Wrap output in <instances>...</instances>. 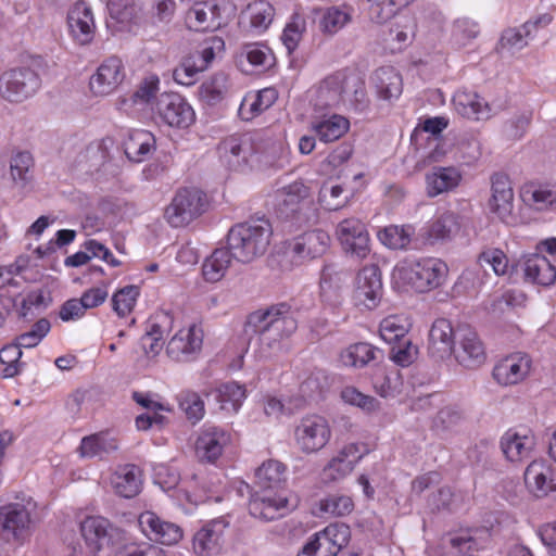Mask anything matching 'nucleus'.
<instances>
[{"label": "nucleus", "mask_w": 556, "mask_h": 556, "mask_svg": "<svg viewBox=\"0 0 556 556\" xmlns=\"http://www.w3.org/2000/svg\"><path fill=\"white\" fill-rule=\"evenodd\" d=\"M351 539L350 527L331 523L315 533L302 547L298 556H337Z\"/></svg>", "instance_id": "423d86ee"}, {"label": "nucleus", "mask_w": 556, "mask_h": 556, "mask_svg": "<svg viewBox=\"0 0 556 556\" xmlns=\"http://www.w3.org/2000/svg\"><path fill=\"white\" fill-rule=\"evenodd\" d=\"M453 354L460 365L468 368H476L484 363V346L469 325H458V339Z\"/></svg>", "instance_id": "dca6fc26"}, {"label": "nucleus", "mask_w": 556, "mask_h": 556, "mask_svg": "<svg viewBox=\"0 0 556 556\" xmlns=\"http://www.w3.org/2000/svg\"><path fill=\"white\" fill-rule=\"evenodd\" d=\"M351 14L345 8H329L323 15L320 26L324 31L334 34L346 25Z\"/></svg>", "instance_id": "e2e57ef3"}, {"label": "nucleus", "mask_w": 556, "mask_h": 556, "mask_svg": "<svg viewBox=\"0 0 556 556\" xmlns=\"http://www.w3.org/2000/svg\"><path fill=\"white\" fill-rule=\"evenodd\" d=\"M526 279L547 287L556 280V267L543 255L534 254L523 264Z\"/></svg>", "instance_id": "f704fd0d"}, {"label": "nucleus", "mask_w": 556, "mask_h": 556, "mask_svg": "<svg viewBox=\"0 0 556 556\" xmlns=\"http://www.w3.org/2000/svg\"><path fill=\"white\" fill-rule=\"evenodd\" d=\"M447 271L446 264L440 258L424 257L400 263L393 269L392 278L397 285L427 292L440 287Z\"/></svg>", "instance_id": "7ed1b4c3"}, {"label": "nucleus", "mask_w": 556, "mask_h": 556, "mask_svg": "<svg viewBox=\"0 0 556 556\" xmlns=\"http://www.w3.org/2000/svg\"><path fill=\"white\" fill-rule=\"evenodd\" d=\"M481 267L490 266L496 275H505L508 269V258L500 249H488L479 255Z\"/></svg>", "instance_id": "338daca9"}, {"label": "nucleus", "mask_w": 556, "mask_h": 556, "mask_svg": "<svg viewBox=\"0 0 556 556\" xmlns=\"http://www.w3.org/2000/svg\"><path fill=\"white\" fill-rule=\"evenodd\" d=\"M206 194L197 188L178 190L164 212V218L173 227H181L200 216L206 208Z\"/></svg>", "instance_id": "20e7f679"}, {"label": "nucleus", "mask_w": 556, "mask_h": 556, "mask_svg": "<svg viewBox=\"0 0 556 556\" xmlns=\"http://www.w3.org/2000/svg\"><path fill=\"white\" fill-rule=\"evenodd\" d=\"M465 412L457 406H445L441 408L435 418L434 427L441 430H452L465 420Z\"/></svg>", "instance_id": "0e129e2a"}, {"label": "nucleus", "mask_w": 556, "mask_h": 556, "mask_svg": "<svg viewBox=\"0 0 556 556\" xmlns=\"http://www.w3.org/2000/svg\"><path fill=\"white\" fill-rule=\"evenodd\" d=\"M328 387V376L323 369H314L300 384V392L304 399L313 400L319 396Z\"/></svg>", "instance_id": "4d7b16f0"}, {"label": "nucleus", "mask_w": 556, "mask_h": 556, "mask_svg": "<svg viewBox=\"0 0 556 556\" xmlns=\"http://www.w3.org/2000/svg\"><path fill=\"white\" fill-rule=\"evenodd\" d=\"M350 128V122L342 115L333 114L312 124L320 141L332 142L340 139Z\"/></svg>", "instance_id": "ea45409f"}, {"label": "nucleus", "mask_w": 556, "mask_h": 556, "mask_svg": "<svg viewBox=\"0 0 556 556\" xmlns=\"http://www.w3.org/2000/svg\"><path fill=\"white\" fill-rule=\"evenodd\" d=\"M230 441V433L224 429L214 426L206 427L195 441V455L202 463H214L222 456Z\"/></svg>", "instance_id": "412c9836"}, {"label": "nucleus", "mask_w": 556, "mask_h": 556, "mask_svg": "<svg viewBox=\"0 0 556 556\" xmlns=\"http://www.w3.org/2000/svg\"><path fill=\"white\" fill-rule=\"evenodd\" d=\"M153 117L169 127L185 129L194 123L195 114L191 105L178 93H161L152 103Z\"/></svg>", "instance_id": "39448f33"}, {"label": "nucleus", "mask_w": 556, "mask_h": 556, "mask_svg": "<svg viewBox=\"0 0 556 556\" xmlns=\"http://www.w3.org/2000/svg\"><path fill=\"white\" fill-rule=\"evenodd\" d=\"M81 535L92 553L99 552L108 541L109 520L91 516L80 523Z\"/></svg>", "instance_id": "4c0bfd02"}, {"label": "nucleus", "mask_w": 556, "mask_h": 556, "mask_svg": "<svg viewBox=\"0 0 556 556\" xmlns=\"http://www.w3.org/2000/svg\"><path fill=\"white\" fill-rule=\"evenodd\" d=\"M22 348L16 343H11L0 350V363L4 366L2 376L4 378H13L21 371L23 363Z\"/></svg>", "instance_id": "5fc2aeb1"}, {"label": "nucleus", "mask_w": 556, "mask_h": 556, "mask_svg": "<svg viewBox=\"0 0 556 556\" xmlns=\"http://www.w3.org/2000/svg\"><path fill=\"white\" fill-rule=\"evenodd\" d=\"M139 294L140 289L135 285H129L119 289L112 296L113 309L119 317L127 316L134 309Z\"/></svg>", "instance_id": "864d4df0"}, {"label": "nucleus", "mask_w": 556, "mask_h": 556, "mask_svg": "<svg viewBox=\"0 0 556 556\" xmlns=\"http://www.w3.org/2000/svg\"><path fill=\"white\" fill-rule=\"evenodd\" d=\"M214 392L220 408L227 412H237L245 399L244 387L235 381L220 384Z\"/></svg>", "instance_id": "c03bdc74"}, {"label": "nucleus", "mask_w": 556, "mask_h": 556, "mask_svg": "<svg viewBox=\"0 0 556 556\" xmlns=\"http://www.w3.org/2000/svg\"><path fill=\"white\" fill-rule=\"evenodd\" d=\"M40 87L38 74L29 67L12 68L0 75V96L10 102H22Z\"/></svg>", "instance_id": "6e6552de"}, {"label": "nucleus", "mask_w": 556, "mask_h": 556, "mask_svg": "<svg viewBox=\"0 0 556 556\" xmlns=\"http://www.w3.org/2000/svg\"><path fill=\"white\" fill-rule=\"evenodd\" d=\"M415 229L410 225H390L378 232L379 240L388 248L401 250L408 247Z\"/></svg>", "instance_id": "de8ad7c7"}, {"label": "nucleus", "mask_w": 556, "mask_h": 556, "mask_svg": "<svg viewBox=\"0 0 556 556\" xmlns=\"http://www.w3.org/2000/svg\"><path fill=\"white\" fill-rule=\"evenodd\" d=\"M331 439L329 421L321 415L311 414L301 418L294 428V441L304 454L323 450Z\"/></svg>", "instance_id": "0eeeda50"}, {"label": "nucleus", "mask_w": 556, "mask_h": 556, "mask_svg": "<svg viewBox=\"0 0 556 556\" xmlns=\"http://www.w3.org/2000/svg\"><path fill=\"white\" fill-rule=\"evenodd\" d=\"M203 71L204 70L200 68L198 61L190 53L185 56L180 64L174 70L173 77L176 83L184 86H190L194 84L199 73Z\"/></svg>", "instance_id": "13d9d810"}, {"label": "nucleus", "mask_w": 556, "mask_h": 556, "mask_svg": "<svg viewBox=\"0 0 556 556\" xmlns=\"http://www.w3.org/2000/svg\"><path fill=\"white\" fill-rule=\"evenodd\" d=\"M382 296L381 273L377 265L363 267L355 279L353 300L357 306L372 309Z\"/></svg>", "instance_id": "9d476101"}, {"label": "nucleus", "mask_w": 556, "mask_h": 556, "mask_svg": "<svg viewBox=\"0 0 556 556\" xmlns=\"http://www.w3.org/2000/svg\"><path fill=\"white\" fill-rule=\"evenodd\" d=\"M138 526L150 541L161 544L174 545L182 539V530L178 525L163 520L153 511L141 513Z\"/></svg>", "instance_id": "a211bd4d"}, {"label": "nucleus", "mask_w": 556, "mask_h": 556, "mask_svg": "<svg viewBox=\"0 0 556 556\" xmlns=\"http://www.w3.org/2000/svg\"><path fill=\"white\" fill-rule=\"evenodd\" d=\"M277 91L274 88H264L257 92L248 93L239 108L240 117L244 121H251L269 109L277 100Z\"/></svg>", "instance_id": "72a5a7b5"}, {"label": "nucleus", "mask_w": 556, "mask_h": 556, "mask_svg": "<svg viewBox=\"0 0 556 556\" xmlns=\"http://www.w3.org/2000/svg\"><path fill=\"white\" fill-rule=\"evenodd\" d=\"M286 466L275 459L264 462L255 471L257 491L286 490Z\"/></svg>", "instance_id": "2f4dec72"}, {"label": "nucleus", "mask_w": 556, "mask_h": 556, "mask_svg": "<svg viewBox=\"0 0 556 556\" xmlns=\"http://www.w3.org/2000/svg\"><path fill=\"white\" fill-rule=\"evenodd\" d=\"M525 483L536 497H543L556 491V478L553 467L545 459H534L525 471Z\"/></svg>", "instance_id": "393cba45"}, {"label": "nucleus", "mask_w": 556, "mask_h": 556, "mask_svg": "<svg viewBox=\"0 0 556 556\" xmlns=\"http://www.w3.org/2000/svg\"><path fill=\"white\" fill-rule=\"evenodd\" d=\"M376 87L380 96L389 100L396 98L402 92V77L392 67H382L375 74Z\"/></svg>", "instance_id": "a18cd8bd"}, {"label": "nucleus", "mask_w": 556, "mask_h": 556, "mask_svg": "<svg viewBox=\"0 0 556 556\" xmlns=\"http://www.w3.org/2000/svg\"><path fill=\"white\" fill-rule=\"evenodd\" d=\"M341 397L345 403L355 405L367 413H372L380 408L378 400L370 395L363 394L354 387H345L341 391Z\"/></svg>", "instance_id": "052dcab7"}, {"label": "nucleus", "mask_w": 556, "mask_h": 556, "mask_svg": "<svg viewBox=\"0 0 556 556\" xmlns=\"http://www.w3.org/2000/svg\"><path fill=\"white\" fill-rule=\"evenodd\" d=\"M367 453L368 448L363 443L345 444L324 467L323 480L325 482H336L344 479Z\"/></svg>", "instance_id": "9b49d317"}, {"label": "nucleus", "mask_w": 556, "mask_h": 556, "mask_svg": "<svg viewBox=\"0 0 556 556\" xmlns=\"http://www.w3.org/2000/svg\"><path fill=\"white\" fill-rule=\"evenodd\" d=\"M408 326L407 319L402 316H388L380 323V337L390 344L400 342L405 340Z\"/></svg>", "instance_id": "3c124183"}, {"label": "nucleus", "mask_w": 556, "mask_h": 556, "mask_svg": "<svg viewBox=\"0 0 556 556\" xmlns=\"http://www.w3.org/2000/svg\"><path fill=\"white\" fill-rule=\"evenodd\" d=\"M67 23L74 39L80 45L91 41L94 34V21L91 10L85 2L78 1L67 15Z\"/></svg>", "instance_id": "c85d7f7f"}, {"label": "nucleus", "mask_w": 556, "mask_h": 556, "mask_svg": "<svg viewBox=\"0 0 556 556\" xmlns=\"http://www.w3.org/2000/svg\"><path fill=\"white\" fill-rule=\"evenodd\" d=\"M329 245V235L321 229H315L296 237L289 244L287 255L291 257L294 265H301L307 261L323 256Z\"/></svg>", "instance_id": "1a4fd4ad"}, {"label": "nucleus", "mask_w": 556, "mask_h": 556, "mask_svg": "<svg viewBox=\"0 0 556 556\" xmlns=\"http://www.w3.org/2000/svg\"><path fill=\"white\" fill-rule=\"evenodd\" d=\"M453 105L460 116L472 121L489 119L504 110L503 104H491L477 92L466 89L455 92Z\"/></svg>", "instance_id": "2eb2a0df"}, {"label": "nucleus", "mask_w": 556, "mask_h": 556, "mask_svg": "<svg viewBox=\"0 0 556 556\" xmlns=\"http://www.w3.org/2000/svg\"><path fill=\"white\" fill-rule=\"evenodd\" d=\"M232 258L231 252L227 247L216 249L203 264L204 279L208 282L219 281L228 270Z\"/></svg>", "instance_id": "a19ab883"}, {"label": "nucleus", "mask_w": 556, "mask_h": 556, "mask_svg": "<svg viewBox=\"0 0 556 556\" xmlns=\"http://www.w3.org/2000/svg\"><path fill=\"white\" fill-rule=\"evenodd\" d=\"M532 359L529 355L515 353L500 361L493 368V377L502 386H514L530 374Z\"/></svg>", "instance_id": "4be33fe9"}, {"label": "nucleus", "mask_w": 556, "mask_h": 556, "mask_svg": "<svg viewBox=\"0 0 556 556\" xmlns=\"http://www.w3.org/2000/svg\"><path fill=\"white\" fill-rule=\"evenodd\" d=\"M275 16L274 7L266 0H255L242 11V23H249V29L253 33H263L273 23Z\"/></svg>", "instance_id": "473e14b6"}, {"label": "nucleus", "mask_w": 556, "mask_h": 556, "mask_svg": "<svg viewBox=\"0 0 556 556\" xmlns=\"http://www.w3.org/2000/svg\"><path fill=\"white\" fill-rule=\"evenodd\" d=\"M110 16L121 24L131 23L137 17V8L131 0H108Z\"/></svg>", "instance_id": "69168bd1"}, {"label": "nucleus", "mask_w": 556, "mask_h": 556, "mask_svg": "<svg viewBox=\"0 0 556 556\" xmlns=\"http://www.w3.org/2000/svg\"><path fill=\"white\" fill-rule=\"evenodd\" d=\"M309 195V189L301 181H294L276 193V213L282 219L298 216Z\"/></svg>", "instance_id": "b1692460"}, {"label": "nucleus", "mask_w": 556, "mask_h": 556, "mask_svg": "<svg viewBox=\"0 0 556 556\" xmlns=\"http://www.w3.org/2000/svg\"><path fill=\"white\" fill-rule=\"evenodd\" d=\"M227 75L216 73L199 87V98L207 104H216L222 101L227 92Z\"/></svg>", "instance_id": "09e8293b"}, {"label": "nucleus", "mask_w": 556, "mask_h": 556, "mask_svg": "<svg viewBox=\"0 0 556 556\" xmlns=\"http://www.w3.org/2000/svg\"><path fill=\"white\" fill-rule=\"evenodd\" d=\"M458 339V326L453 327L445 318L434 320L429 331L428 350L437 358L450 357L455 350Z\"/></svg>", "instance_id": "5701e85b"}, {"label": "nucleus", "mask_w": 556, "mask_h": 556, "mask_svg": "<svg viewBox=\"0 0 556 556\" xmlns=\"http://www.w3.org/2000/svg\"><path fill=\"white\" fill-rule=\"evenodd\" d=\"M115 556H165L163 548L153 544H129L123 545Z\"/></svg>", "instance_id": "774afa93"}, {"label": "nucleus", "mask_w": 556, "mask_h": 556, "mask_svg": "<svg viewBox=\"0 0 556 556\" xmlns=\"http://www.w3.org/2000/svg\"><path fill=\"white\" fill-rule=\"evenodd\" d=\"M34 159L29 152H17L11 157L10 174L16 187L25 188L33 179Z\"/></svg>", "instance_id": "37998d69"}, {"label": "nucleus", "mask_w": 556, "mask_h": 556, "mask_svg": "<svg viewBox=\"0 0 556 556\" xmlns=\"http://www.w3.org/2000/svg\"><path fill=\"white\" fill-rule=\"evenodd\" d=\"M180 409L192 422H197L204 416V402L201 396L191 390H182L177 395Z\"/></svg>", "instance_id": "603ef678"}, {"label": "nucleus", "mask_w": 556, "mask_h": 556, "mask_svg": "<svg viewBox=\"0 0 556 556\" xmlns=\"http://www.w3.org/2000/svg\"><path fill=\"white\" fill-rule=\"evenodd\" d=\"M343 77L341 74L325 78L317 90V105L323 108L337 106L342 100Z\"/></svg>", "instance_id": "79ce46f5"}, {"label": "nucleus", "mask_w": 556, "mask_h": 556, "mask_svg": "<svg viewBox=\"0 0 556 556\" xmlns=\"http://www.w3.org/2000/svg\"><path fill=\"white\" fill-rule=\"evenodd\" d=\"M460 230V217L457 213L447 211L440 215L428 228L426 238L430 243L451 240Z\"/></svg>", "instance_id": "e433bc0d"}, {"label": "nucleus", "mask_w": 556, "mask_h": 556, "mask_svg": "<svg viewBox=\"0 0 556 556\" xmlns=\"http://www.w3.org/2000/svg\"><path fill=\"white\" fill-rule=\"evenodd\" d=\"M115 493L125 498L138 495L142 486L141 469L134 464L119 466L111 477Z\"/></svg>", "instance_id": "c756f323"}, {"label": "nucleus", "mask_w": 556, "mask_h": 556, "mask_svg": "<svg viewBox=\"0 0 556 556\" xmlns=\"http://www.w3.org/2000/svg\"><path fill=\"white\" fill-rule=\"evenodd\" d=\"M535 445L532 434H519L508 431L501 440V448L510 462H520L528 457Z\"/></svg>", "instance_id": "c9c22d12"}, {"label": "nucleus", "mask_w": 556, "mask_h": 556, "mask_svg": "<svg viewBox=\"0 0 556 556\" xmlns=\"http://www.w3.org/2000/svg\"><path fill=\"white\" fill-rule=\"evenodd\" d=\"M379 350L366 342L349 345L340 353V361L344 366L363 368L377 358Z\"/></svg>", "instance_id": "58836bf2"}, {"label": "nucleus", "mask_w": 556, "mask_h": 556, "mask_svg": "<svg viewBox=\"0 0 556 556\" xmlns=\"http://www.w3.org/2000/svg\"><path fill=\"white\" fill-rule=\"evenodd\" d=\"M228 522L224 518L204 525L193 536V551L199 556L218 553Z\"/></svg>", "instance_id": "bb28decb"}, {"label": "nucleus", "mask_w": 556, "mask_h": 556, "mask_svg": "<svg viewBox=\"0 0 556 556\" xmlns=\"http://www.w3.org/2000/svg\"><path fill=\"white\" fill-rule=\"evenodd\" d=\"M296 328V319L290 305L286 303L252 312L244 324V332L256 336L255 340L263 356L280 351L283 341L289 339Z\"/></svg>", "instance_id": "f257e3e1"}, {"label": "nucleus", "mask_w": 556, "mask_h": 556, "mask_svg": "<svg viewBox=\"0 0 556 556\" xmlns=\"http://www.w3.org/2000/svg\"><path fill=\"white\" fill-rule=\"evenodd\" d=\"M491 199L489 206L492 213L504 223H510L514 210V191L510 180L503 173H495L491 176Z\"/></svg>", "instance_id": "6ab92c4d"}, {"label": "nucleus", "mask_w": 556, "mask_h": 556, "mask_svg": "<svg viewBox=\"0 0 556 556\" xmlns=\"http://www.w3.org/2000/svg\"><path fill=\"white\" fill-rule=\"evenodd\" d=\"M463 179V175L454 166H434L426 175V191L429 198L455 190Z\"/></svg>", "instance_id": "cd10ccee"}, {"label": "nucleus", "mask_w": 556, "mask_h": 556, "mask_svg": "<svg viewBox=\"0 0 556 556\" xmlns=\"http://www.w3.org/2000/svg\"><path fill=\"white\" fill-rule=\"evenodd\" d=\"M270 236L271 227L268 220L239 223L229 229L226 247L233 260L250 264L265 254Z\"/></svg>", "instance_id": "f03ea898"}, {"label": "nucleus", "mask_w": 556, "mask_h": 556, "mask_svg": "<svg viewBox=\"0 0 556 556\" xmlns=\"http://www.w3.org/2000/svg\"><path fill=\"white\" fill-rule=\"evenodd\" d=\"M118 448V439L106 431H101L84 437L77 452L79 456L84 458H103L105 455L112 454Z\"/></svg>", "instance_id": "7c9ffc66"}, {"label": "nucleus", "mask_w": 556, "mask_h": 556, "mask_svg": "<svg viewBox=\"0 0 556 556\" xmlns=\"http://www.w3.org/2000/svg\"><path fill=\"white\" fill-rule=\"evenodd\" d=\"M125 68L121 59L111 56L103 61L91 76L89 85L96 96L112 93L124 80Z\"/></svg>", "instance_id": "aec40b11"}, {"label": "nucleus", "mask_w": 556, "mask_h": 556, "mask_svg": "<svg viewBox=\"0 0 556 556\" xmlns=\"http://www.w3.org/2000/svg\"><path fill=\"white\" fill-rule=\"evenodd\" d=\"M203 332L195 325L176 332L166 345V354L175 362H189L201 351Z\"/></svg>", "instance_id": "f3484780"}, {"label": "nucleus", "mask_w": 556, "mask_h": 556, "mask_svg": "<svg viewBox=\"0 0 556 556\" xmlns=\"http://www.w3.org/2000/svg\"><path fill=\"white\" fill-rule=\"evenodd\" d=\"M30 513L25 505L10 503L0 508V528L8 541H25L30 534Z\"/></svg>", "instance_id": "ddd939ff"}, {"label": "nucleus", "mask_w": 556, "mask_h": 556, "mask_svg": "<svg viewBox=\"0 0 556 556\" xmlns=\"http://www.w3.org/2000/svg\"><path fill=\"white\" fill-rule=\"evenodd\" d=\"M522 199L535 210L543 211L556 204V189L531 185L523 189Z\"/></svg>", "instance_id": "8fccbe9b"}, {"label": "nucleus", "mask_w": 556, "mask_h": 556, "mask_svg": "<svg viewBox=\"0 0 556 556\" xmlns=\"http://www.w3.org/2000/svg\"><path fill=\"white\" fill-rule=\"evenodd\" d=\"M154 150V136L149 131L139 130L130 137L125 152L129 160L134 162H142Z\"/></svg>", "instance_id": "49530a36"}, {"label": "nucleus", "mask_w": 556, "mask_h": 556, "mask_svg": "<svg viewBox=\"0 0 556 556\" xmlns=\"http://www.w3.org/2000/svg\"><path fill=\"white\" fill-rule=\"evenodd\" d=\"M186 22L195 31L216 30L222 25L219 7L212 1H197L188 11Z\"/></svg>", "instance_id": "a878e982"}, {"label": "nucleus", "mask_w": 556, "mask_h": 556, "mask_svg": "<svg viewBox=\"0 0 556 556\" xmlns=\"http://www.w3.org/2000/svg\"><path fill=\"white\" fill-rule=\"evenodd\" d=\"M319 508L323 513L334 517H342L351 514L354 509L352 497L343 494H330L320 500Z\"/></svg>", "instance_id": "6e6d98bb"}, {"label": "nucleus", "mask_w": 556, "mask_h": 556, "mask_svg": "<svg viewBox=\"0 0 556 556\" xmlns=\"http://www.w3.org/2000/svg\"><path fill=\"white\" fill-rule=\"evenodd\" d=\"M50 321L46 318L39 319L35 323L31 329L27 332L22 333L15 339V342L23 349H30L37 346L40 341L50 331Z\"/></svg>", "instance_id": "680f3d73"}, {"label": "nucleus", "mask_w": 556, "mask_h": 556, "mask_svg": "<svg viewBox=\"0 0 556 556\" xmlns=\"http://www.w3.org/2000/svg\"><path fill=\"white\" fill-rule=\"evenodd\" d=\"M531 37V30L523 28H508L503 31L500 47L508 52H516L523 49L528 45V38Z\"/></svg>", "instance_id": "bf43d9fd"}, {"label": "nucleus", "mask_w": 556, "mask_h": 556, "mask_svg": "<svg viewBox=\"0 0 556 556\" xmlns=\"http://www.w3.org/2000/svg\"><path fill=\"white\" fill-rule=\"evenodd\" d=\"M288 505L287 490L255 491L249 502V511L255 518L270 521L282 516Z\"/></svg>", "instance_id": "4468645a"}, {"label": "nucleus", "mask_w": 556, "mask_h": 556, "mask_svg": "<svg viewBox=\"0 0 556 556\" xmlns=\"http://www.w3.org/2000/svg\"><path fill=\"white\" fill-rule=\"evenodd\" d=\"M336 235L344 251L351 255L363 260L369 254V235L361 219H343L338 224Z\"/></svg>", "instance_id": "f8f14e48"}]
</instances>
